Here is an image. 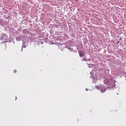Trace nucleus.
<instances>
[{
  "label": "nucleus",
  "instance_id": "nucleus-6",
  "mask_svg": "<svg viewBox=\"0 0 126 126\" xmlns=\"http://www.w3.org/2000/svg\"><path fill=\"white\" fill-rule=\"evenodd\" d=\"M120 43V41H118L117 44H119Z\"/></svg>",
  "mask_w": 126,
  "mask_h": 126
},
{
  "label": "nucleus",
  "instance_id": "nucleus-5",
  "mask_svg": "<svg viewBox=\"0 0 126 126\" xmlns=\"http://www.w3.org/2000/svg\"><path fill=\"white\" fill-rule=\"evenodd\" d=\"M14 73H16V72H17V70H14Z\"/></svg>",
  "mask_w": 126,
  "mask_h": 126
},
{
  "label": "nucleus",
  "instance_id": "nucleus-4",
  "mask_svg": "<svg viewBox=\"0 0 126 126\" xmlns=\"http://www.w3.org/2000/svg\"><path fill=\"white\" fill-rule=\"evenodd\" d=\"M101 91L102 93H104V92H105L106 91V89H104L103 90H101Z\"/></svg>",
  "mask_w": 126,
  "mask_h": 126
},
{
  "label": "nucleus",
  "instance_id": "nucleus-1",
  "mask_svg": "<svg viewBox=\"0 0 126 126\" xmlns=\"http://www.w3.org/2000/svg\"><path fill=\"white\" fill-rule=\"evenodd\" d=\"M7 38V36L6 35H2L1 36V38L2 40H5Z\"/></svg>",
  "mask_w": 126,
  "mask_h": 126
},
{
  "label": "nucleus",
  "instance_id": "nucleus-2",
  "mask_svg": "<svg viewBox=\"0 0 126 126\" xmlns=\"http://www.w3.org/2000/svg\"><path fill=\"white\" fill-rule=\"evenodd\" d=\"M17 41H21V36L19 35L16 37Z\"/></svg>",
  "mask_w": 126,
  "mask_h": 126
},
{
  "label": "nucleus",
  "instance_id": "nucleus-3",
  "mask_svg": "<svg viewBox=\"0 0 126 126\" xmlns=\"http://www.w3.org/2000/svg\"><path fill=\"white\" fill-rule=\"evenodd\" d=\"M79 54L80 58H82V57H83V54L82 53H79Z\"/></svg>",
  "mask_w": 126,
  "mask_h": 126
}]
</instances>
